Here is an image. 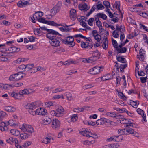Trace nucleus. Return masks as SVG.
I'll return each instance as SVG.
<instances>
[{
    "label": "nucleus",
    "mask_w": 148,
    "mask_h": 148,
    "mask_svg": "<svg viewBox=\"0 0 148 148\" xmlns=\"http://www.w3.org/2000/svg\"><path fill=\"white\" fill-rule=\"evenodd\" d=\"M33 66L34 65L33 64H29L26 65L25 71L28 72Z\"/></svg>",
    "instance_id": "obj_37"
},
{
    "label": "nucleus",
    "mask_w": 148,
    "mask_h": 148,
    "mask_svg": "<svg viewBox=\"0 0 148 148\" xmlns=\"http://www.w3.org/2000/svg\"><path fill=\"white\" fill-rule=\"evenodd\" d=\"M47 31L48 32V33L47 34H52L54 35H60V34L57 32L51 29H47Z\"/></svg>",
    "instance_id": "obj_25"
},
{
    "label": "nucleus",
    "mask_w": 148,
    "mask_h": 148,
    "mask_svg": "<svg viewBox=\"0 0 148 148\" xmlns=\"http://www.w3.org/2000/svg\"><path fill=\"white\" fill-rule=\"evenodd\" d=\"M126 132L132 134L133 136H135L136 137H137L138 136V133L137 132L135 131L132 128H129L126 129Z\"/></svg>",
    "instance_id": "obj_15"
},
{
    "label": "nucleus",
    "mask_w": 148,
    "mask_h": 148,
    "mask_svg": "<svg viewBox=\"0 0 148 148\" xmlns=\"http://www.w3.org/2000/svg\"><path fill=\"white\" fill-rule=\"evenodd\" d=\"M137 112L140 115H142L143 113H145V112L143 110L140 108H138L137 109Z\"/></svg>",
    "instance_id": "obj_63"
},
{
    "label": "nucleus",
    "mask_w": 148,
    "mask_h": 148,
    "mask_svg": "<svg viewBox=\"0 0 148 148\" xmlns=\"http://www.w3.org/2000/svg\"><path fill=\"white\" fill-rule=\"evenodd\" d=\"M10 138L11 140V143H12V144L13 143H15V144H17V143L18 142V141L16 138L12 137H10Z\"/></svg>",
    "instance_id": "obj_55"
},
{
    "label": "nucleus",
    "mask_w": 148,
    "mask_h": 148,
    "mask_svg": "<svg viewBox=\"0 0 148 148\" xmlns=\"http://www.w3.org/2000/svg\"><path fill=\"white\" fill-rule=\"evenodd\" d=\"M103 4L106 7V9H109V8H110L111 9H112V8L110 7V4L108 1H104L103 2Z\"/></svg>",
    "instance_id": "obj_35"
},
{
    "label": "nucleus",
    "mask_w": 148,
    "mask_h": 148,
    "mask_svg": "<svg viewBox=\"0 0 148 148\" xmlns=\"http://www.w3.org/2000/svg\"><path fill=\"white\" fill-rule=\"evenodd\" d=\"M62 6V3L61 1H58L57 4L55 5L52 9H60Z\"/></svg>",
    "instance_id": "obj_29"
},
{
    "label": "nucleus",
    "mask_w": 148,
    "mask_h": 148,
    "mask_svg": "<svg viewBox=\"0 0 148 148\" xmlns=\"http://www.w3.org/2000/svg\"><path fill=\"white\" fill-rule=\"evenodd\" d=\"M59 12L58 10H48V12L49 14L48 15L51 16L55 15L56 14Z\"/></svg>",
    "instance_id": "obj_20"
},
{
    "label": "nucleus",
    "mask_w": 148,
    "mask_h": 148,
    "mask_svg": "<svg viewBox=\"0 0 148 148\" xmlns=\"http://www.w3.org/2000/svg\"><path fill=\"white\" fill-rule=\"evenodd\" d=\"M49 42L53 46L58 47L60 45V41L54 38L49 40Z\"/></svg>",
    "instance_id": "obj_10"
},
{
    "label": "nucleus",
    "mask_w": 148,
    "mask_h": 148,
    "mask_svg": "<svg viewBox=\"0 0 148 148\" xmlns=\"http://www.w3.org/2000/svg\"><path fill=\"white\" fill-rule=\"evenodd\" d=\"M140 28L143 29L144 30L146 31L147 32H148V29L144 25H143L142 24H140Z\"/></svg>",
    "instance_id": "obj_58"
},
{
    "label": "nucleus",
    "mask_w": 148,
    "mask_h": 148,
    "mask_svg": "<svg viewBox=\"0 0 148 148\" xmlns=\"http://www.w3.org/2000/svg\"><path fill=\"white\" fill-rule=\"evenodd\" d=\"M105 8L104 6L101 4V2H98V4L94 5L91 9H103Z\"/></svg>",
    "instance_id": "obj_13"
},
{
    "label": "nucleus",
    "mask_w": 148,
    "mask_h": 148,
    "mask_svg": "<svg viewBox=\"0 0 148 148\" xmlns=\"http://www.w3.org/2000/svg\"><path fill=\"white\" fill-rule=\"evenodd\" d=\"M43 123L45 125L50 124L51 122V120L50 118L47 117L45 118L43 121Z\"/></svg>",
    "instance_id": "obj_26"
},
{
    "label": "nucleus",
    "mask_w": 148,
    "mask_h": 148,
    "mask_svg": "<svg viewBox=\"0 0 148 148\" xmlns=\"http://www.w3.org/2000/svg\"><path fill=\"white\" fill-rule=\"evenodd\" d=\"M76 10H70V17L71 19L74 21L76 17Z\"/></svg>",
    "instance_id": "obj_12"
},
{
    "label": "nucleus",
    "mask_w": 148,
    "mask_h": 148,
    "mask_svg": "<svg viewBox=\"0 0 148 148\" xmlns=\"http://www.w3.org/2000/svg\"><path fill=\"white\" fill-rule=\"evenodd\" d=\"M38 21L40 22L46 24L48 25L54 26H62L61 24H57L53 21L46 20L44 18H37Z\"/></svg>",
    "instance_id": "obj_3"
},
{
    "label": "nucleus",
    "mask_w": 148,
    "mask_h": 148,
    "mask_svg": "<svg viewBox=\"0 0 148 148\" xmlns=\"http://www.w3.org/2000/svg\"><path fill=\"white\" fill-rule=\"evenodd\" d=\"M66 97L68 100L69 101H70L73 99L72 94L70 92H68L66 94Z\"/></svg>",
    "instance_id": "obj_47"
},
{
    "label": "nucleus",
    "mask_w": 148,
    "mask_h": 148,
    "mask_svg": "<svg viewBox=\"0 0 148 148\" xmlns=\"http://www.w3.org/2000/svg\"><path fill=\"white\" fill-rule=\"evenodd\" d=\"M50 114L52 116H55L57 117H60V114L58 113L55 110H52L50 112Z\"/></svg>",
    "instance_id": "obj_38"
},
{
    "label": "nucleus",
    "mask_w": 148,
    "mask_h": 148,
    "mask_svg": "<svg viewBox=\"0 0 148 148\" xmlns=\"http://www.w3.org/2000/svg\"><path fill=\"white\" fill-rule=\"evenodd\" d=\"M26 75V74L23 73V72H19L16 73L11 75L9 77V79L10 81H18L22 79Z\"/></svg>",
    "instance_id": "obj_1"
},
{
    "label": "nucleus",
    "mask_w": 148,
    "mask_h": 148,
    "mask_svg": "<svg viewBox=\"0 0 148 148\" xmlns=\"http://www.w3.org/2000/svg\"><path fill=\"white\" fill-rule=\"evenodd\" d=\"M130 105L133 107H135V108H137L139 104V101H132L130 102Z\"/></svg>",
    "instance_id": "obj_30"
},
{
    "label": "nucleus",
    "mask_w": 148,
    "mask_h": 148,
    "mask_svg": "<svg viewBox=\"0 0 148 148\" xmlns=\"http://www.w3.org/2000/svg\"><path fill=\"white\" fill-rule=\"evenodd\" d=\"M4 110L9 112H14L16 110V108L11 106H5L3 107Z\"/></svg>",
    "instance_id": "obj_14"
},
{
    "label": "nucleus",
    "mask_w": 148,
    "mask_h": 148,
    "mask_svg": "<svg viewBox=\"0 0 148 148\" xmlns=\"http://www.w3.org/2000/svg\"><path fill=\"white\" fill-rule=\"evenodd\" d=\"M127 64H121L119 66L121 71L122 72H124V69L127 66Z\"/></svg>",
    "instance_id": "obj_39"
},
{
    "label": "nucleus",
    "mask_w": 148,
    "mask_h": 148,
    "mask_svg": "<svg viewBox=\"0 0 148 148\" xmlns=\"http://www.w3.org/2000/svg\"><path fill=\"white\" fill-rule=\"evenodd\" d=\"M108 121H109V120L106 118H103L100 119H98L96 121V123L98 125H101L104 124L105 122L109 123Z\"/></svg>",
    "instance_id": "obj_11"
},
{
    "label": "nucleus",
    "mask_w": 148,
    "mask_h": 148,
    "mask_svg": "<svg viewBox=\"0 0 148 148\" xmlns=\"http://www.w3.org/2000/svg\"><path fill=\"white\" fill-rule=\"evenodd\" d=\"M94 20V19L92 18H91L89 19L88 21V23L90 25L92 26L93 25V23H92L93 22Z\"/></svg>",
    "instance_id": "obj_64"
},
{
    "label": "nucleus",
    "mask_w": 148,
    "mask_h": 148,
    "mask_svg": "<svg viewBox=\"0 0 148 148\" xmlns=\"http://www.w3.org/2000/svg\"><path fill=\"white\" fill-rule=\"evenodd\" d=\"M89 43L88 42H81V46L82 48H86L88 49H90L92 48L93 46V45L92 44L90 45H89Z\"/></svg>",
    "instance_id": "obj_9"
},
{
    "label": "nucleus",
    "mask_w": 148,
    "mask_h": 148,
    "mask_svg": "<svg viewBox=\"0 0 148 148\" xmlns=\"http://www.w3.org/2000/svg\"><path fill=\"white\" fill-rule=\"evenodd\" d=\"M79 133L81 135L88 137L89 131L85 130L81 132H80Z\"/></svg>",
    "instance_id": "obj_45"
},
{
    "label": "nucleus",
    "mask_w": 148,
    "mask_h": 148,
    "mask_svg": "<svg viewBox=\"0 0 148 148\" xmlns=\"http://www.w3.org/2000/svg\"><path fill=\"white\" fill-rule=\"evenodd\" d=\"M94 86L92 84H87L83 86V88L84 89H86L93 87Z\"/></svg>",
    "instance_id": "obj_53"
},
{
    "label": "nucleus",
    "mask_w": 148,
    "mask_h": 148,
    "mask_svg": "<svg viewBox=\"0 0 148 148\" xmlns=\"http://www.w3.org/2000/svg\"><path fill=\"white\" fill-rule=\"evenodd\" d=\"M116 59L118 62L122 63H125L127 62L126 59L121 56H116Z\"/></svg>",
    "instance_id": "obj_23"
},
{
    "label": "nucleus",
    "mask_w": 148,
    "mask_h": 148,
    "mask_svg": "<svg viewBox=\"0 0 148 148\" xmlns=\"http://www.w3.org/2000/svg\"><path fill=\"white\" fill-rule=\"evenodd\" d=\"M64 91V90L63 89L60 88H58L55 90H52V92L53 93H56L58 92H61Z\"/></svg>",
    "instance_id": "obj_40"
},
{
    "label": "nucleus",
    "mask_w": 148,
    "mask_h": 148,
    "mask_svg": "<svg viewBox=\"0 0 148 148\" xmlns=\"http://www.w3.org/2000/svg\"><path fill=\"white\" fill-rule=\"evenodd\" d=\"M108 39L107 37L105 38L104 41L102 45L103 48L104 49H106L108 47Z\"/></svg>",
    "instance_id": "obj_22"
},
{
    "label": "nucleus",
    "mask_w": 148,
    "mask_h": 148,
    "mask_svg": "<svg viewBox=\"0 0 148 148\" xmlns=\"http://www.w3.org/2000/svg\"><path fill=\"white\" fill-rule=\"evenodd\" d=\"M112 43L114 47L116 49V47H118V44L116 40L112 38Z\"/></svg>",
    "instance_id": "obj_51"
},
{
    "label": "nucleus",
    "mask_w": 148,
    "mask_h": 148,
    "mask_svg": "<svg viewBox=\"0 0 148 148\" xmlns=\"http://www.w3.org/2000/svg\"><path fill=\"white\" fill-rule=\"evenodd\" d=\"M77 115L76 114H74L71 116V121L73 122H75L77 120Z\"/></svg>",
    "instance_id": "obj_49"
},
{
    "label": "nucleus",
    "mask_w": 148,
    "mask_h": 148,
    "mask_svg": "<svg viewBox=\"0 0 148 148\" xmlns=\"http://www.w3.org/2000/svg\"><path fill=\"white\" fill-rule=\"evenodd\" d=\"M5 112L3 111H0V119H2L6 115Z\"/></svg>",
    "instance_id": "obj_62"
},
{
    "label": "nucleus",
    "mask_w": 148,
    "mask_h": 148,
    "mask_svg": "<svg viewBox=\"0 0 148 148\" xmlns=\"http://www.w3.org/2000/svg\"><path fill=\"white\" fill-rule=\"evenodd\" d=\"M2 89H8L10 87V86L8 84H2Z\"/></svg>",
    "instance_id": "obj_60"
},
{
    "label": "nucleus",
    "mask_w": 148,
    "mask_h": 148,
    "mask_svg": "<svg viewBox=\"0 0 148 148\" xmlns=\"http://www.w3.org/2000/svg\"><path fill=\"white\" fill-rule=\"evenodd\" d=\"M30 135L26 133H24L20 134V138L22 139H25L27 138Z\"/></svg>",
    "instance_id": "obj_27"
},
{
    "label": "nucleus",
    "mask_w": 148,
    "mask_h": 148,
    "mask_svg": "<svg viewBox=\"0 0 148 148\" xmlns=\"http://www.w3.org/2000/svg\"><path fill=\"white\" fill-rule=\"evenodd\" d=\"M43 14V13L41 11H38L36 12L34 14L33 16V17L34 18V16H35L36 18H37V16H38L40 17H42Z\"/></svg>",
    "instance_id": "obj_36"
},
{
    "label": "nucleus",
    "mask_w": 148,
    "mask_h": 148,
    "mask_svg": "<svg viewBox=\"0 0 148 148\" xmlns=\"http://www.w3.org/2000/svg\"><path fill=\"white\" fill-rule=\"evenodd\" d=\"M106 115L110 117L115 118L116 114L114 112H107L106 113Z\"/></svg>",
    "instance_id": "obj_50"
},
{
    "label": "nucleus",
    "mask_w": 148,
    "mask_h": 148,
    "mask_svg": "<svg viewBox=\"0 0 148 148\" xmlns=\"http://www.w3.org/2000/svg\"><path fill=\"white\" fill-rule=\"evenodd\" d=\"M113 8H114L115 7L116 9H120V3L119 1H116L114 5H113Z\"/></svg>",
    "instance_id": "obj_33"
},
{
    "label": "nucleus",
    "mask_w": 148,
    "mask_h": 148,
    "mask_svg": "<svg viewBox=\"0 0 148 148\" xmlns=\"http://www.w3.org/2000/svg\"><path fill=\"white\" fill-rule=\"evenodd\" d=\"M47 112V110L43 108H41V111L39 113V115H45L46 114Z\"/></svg>",
    "instance_id": "obj_44"
},
{
    "label": "nucleus",
    "mask_w": 148,
    "mask_h": 148,
    "mask_svg": "<svg viewBox=\"0 0 148 148\" xmlns=\"http://www.w3.org/2000/svg\"><path fill=\"white\" fill-rule=\"evenodd\" d=\"M10 133L16 136H17L20 134V132L18 131L15 129L11 130Z\"/></svg>",
    "instance_id": "obj_31"
},
{
    "label": "nucleus",
    "mask_w": 148,
    "mask_h": 148,
    "mask_svg": "<svg viewBox=\"0 0 148 148\" xmlns=\"http://www.w3.org/2000/svg\"><path fill=\"white\" fill-rule=\"evenodd\" d=\"M126 132V129H119L118 131V133L121 135H123L125 134V132Z\"/></svg>",
    "instance_id": "obj_54"
},
{
    "label": "nucleus",
    "mask_w": 148,
    "mask_h": 148,
    "mask_svg": "<svg viewBox=\"0 0 148 148\" xmlns=\"http://www.w3.org/2000/svg\"><path fill=\"white\" fill-rule=\"evenodd\" d=\"M96 16L98 18H102L104 20H106L107 19V16L106 15L100 13H97Z\"/></svg>",
    "instance_id": "obj_24"
},
{
    "label": "nucleus",
    "mask_w": 148,
    "mask_h": 148,
    "mask_svg": "<svg viewBox=\"0 0 148 148\" xmlns=\"http://www.w3.org/2000/svg\"><path fill=\"white\" fill-rule=\"evenodd\" d=\"M120 136H112V137H110L108 138H107V139L106 140L107 141H116L117 140H116V138H117L118 137H119Z\"/></svg>",
    "instance_id": "obj_34"
},
{
    "label": "nucleus",
    "mask_w": 148,
    "mask_h": 148,
    "mask_svg": "<svg viewBox=\"0 0 148 148\" xmlns=\"http://www.w3.org/2000/svg\"><path fill=\"white\" fill-rule=\"evenodd\" d=\"M30 92H29L28 90L27 89H25L23 90H21L19 92V94L21 95H22L24 94H29Z\"/></svg>",
    "instance_id": "obj_32"
},
{
    "label": "nucleus",
    "mask_w": 148,
    "mask_h": 148,
    "mask_svg": "<svg viewBox=\"0 0 148 148\" xmlns=\"http://www.w3.org/2000/svg\"><path fill=\"white\" fill-rule=\"evenodd\" d=\"M57 35H54L53 34H47V37L50 39V40H52Z\"/></svg>",
    "instance_id": "obj_48"
},
{
    "label": "nucleus",
    "mask_w": 148,
    "mask_h": 148,
    "mask_svg": "<svg viewBox=\"0 0 148 148\" xmlns=\"http://www.w3.org/2000/svg\"><path fill=\"white\" fill-rule=\"evenodd\" d=\"M30 128H26V131L29 133L32 134L34 132V129L31 126H30Z\"/></svg>",
    "instance_id": "obj_56"
},
{
    "label": "nucleus",
    "mask_w": 148,
    "mask_h": 148,
    "mask_svg": "<svg viewBox=\"0 0 148 148\" xmlns=\"http://www.w3.org/2000/svg\"><path fill=\"white\" fill-rule=\"evenodd\" d=\"M51 139V138L50 137H45L42 140V142L45 144H47L48 143H50V140Z\"/></svg>",
    "instance_id": "obj_42"
},
{
    "label": "nucleus",
    "mask_w": 148,
    "mask_h": 148,
    "mask_svg": "<svg viewBox=\"0 0 148 148\" xmlns=\"http://www.w3.org/2000/svg\"><path fill=\"white\" fill-rule=\"evenodd\" d=\"M79 9H88L87 5L86 4L79 5Z\"/></svg>",
    "instance_id": "obj_43"
},
{
    "label": "nucleus",
    "mask_w": 148,
    "mask_h": 148,
    "mask_svg": "<svg viewBox=\"0 0 148 148\" xmlns=\"http://www.w3.org/2000/svg\"><path fill=\"white\" fill-rule=\"evenodd\" d=\"M132 11L134 12H138L140 16L145 18H147L148 16V14L145 12L139 11L137 10H132Z\"/></svg>",
    "instance_id": "obj_19"
},
{
    "label": "nucleus",
    "mask_w": 148,
    "mask_h": 148,
    "mask_svg": "<svg viewBox=\"0 0 148 148\" xmlns=\"http://www.w3.org/2000/svg\"><path fill=\"white\" fill-rule=\"evenodd\" d=\"M45 107L47 108H49L51 106L53 105V103L52 101H49L45 103Z\"/></svg>",
    "instance_id": "obj_46"
},
{
    "label": "nucleus",
    "mask_w": 148,
    "mask_h": 148,
    "mask_svg": "<svg viewBox=\"0 0 148 148\" xmlns=\"http://www.w3.org/2000/svg\"><path fill=\"white\" fill-rule=\"evenodd\" d=\"M111 77L112 76L110 74H108L101 77V80L104 81L110 79Z\"/></svg>",
    "instance_id": "obj_21"
},
{
    "label": "nucleus",
    "mask_w": 148,
    "mask_h": 148,
    "mask_svg": "<svg viewBox=\"0 0 148 148\" xmlns=\"http://www.w3.org/2000/svg\"><path fill=\"white\" fill-rule=\"evenodd\" d=\"M106 12L108 14L109 17L112 18L114 17L118 18L119 16L118 14L116 13L112 14L110 11V10H106Z\"/></svg>",
    "instance_id": "obj_18"
},
{
    "label": "nucleus",
    "mask_w": 148,
    "mask_h": 148,
    "mask_svg": "<svg viewBox=\"0 0 148 148\" xmlns=\"http://www.w3.org/2000/svg\"><path fill=\"white\" fill-rule=\"evenodd\" d=\"M123 123L125 124L124 126L127 127L129 126L133 127V124L132 123H128L127 122H123Z\"/></svg>",
    "instance_id": "obj_57"
},
{
    "label": "nucleus",
    "mask_w": 148,
    "mask_h": 148,
    "mask_svg": "<svg viewBox=\"0 0 148 148\" xmlns=\"http://www.w3.org/2000/svg\"><path fill=\"white\" fill-rule=\"evenodd\" d=\"M56 111L58 113L60 114V117L61 116V114L64 112V110L63 108L61 106H59L57 109Z\"/></svg>",
    "instance_id": "obj_28"
},
{
    "label": "nucleus",
    "mask_w": 148,
    "mask_h": 148,
    "mask_svg": "<svg viewBox=\"0 0 148 148\" xmlns=\"http://www.w3.org/2000/svg\"><path fill=\"white\" fill-rule=\"evenodd\" d=\"M60 122L59 120L56 119H55L52 122L51 127L54 129H58L60 127Z\"/></svg>",
    "instance_id": "obj_6"
},
{
    "label": "nucleus",
    "mask_w": 148,
    "mask_h": 148,
    "mask_svg": "<svg viewBox=\"0 0 148 148\" xmlns=\"http://www.w3.org/2000/svg\"><path fill=\"white\" fill-rule=\"evenodd\" d=\"M95 39L97 40L98 42H99L101 39V36L99 34H97L94 37Z\"/></svg>",
    "instance_id": "obj_52"
},
{
    "label": "nucleus",
    "mask_w": 148,
    "mask_h": 148,
    "mask_svg": "<svg viewBox=\"0 0 148 148\" xmlns=\"http://www.w3.org/2000/svg\"><path fill=\"white\" fill-rule=\"evenodd\" d=\"M101 68L102 69H103L102 66L99 67L98 66H96L92 68L91 69L88 73L91 74H97L101 72Z\"/></svg>",
    "instance_id": "obj_5"
},
{
    "label": "nucleus",
    "mask_w": 148,
    "mask_h": 148,
    "mask_svg": "<svg viewBox=\"0 0 148 148\" xmlns=\"http://www.w3.org/2000/svg\"><path fill=\"white\" fill-rule=\"evenodd\" d=\"M116 50L117 52L118 53H125L127 50V48L125 47H122L121 48L116 47Z\"/></svg>",
    "instance_id": "obj_16"
},
{
    "label": "nucleus",
    "mask_w": 148,
    "mask_h": 148,
    "mask_svg": "<svg viewBox=\"0 0 148 148\" xmlns=\"http://www.w3.org/2000/svg\"><path fill=\"white\" fill-rule=\"evenodd\" d=\"M118 94L119 97H121L122 99H123L124 101H126L127 100V97H126L122 92H119L118 93Z\"/></svg>",
    "instance_id": "obj_41"
},
{
    "label": "nucleus",
    "mask_w": 148,
    "mask_h": 148,
    "mask_svg": "<svg viewBox=\"0 0 148 148\" xmlns=\"http://www.w3.org/2000/svg\"><path fill=\"white\" fill-rule=\"evenodd\" d=\"M61 41L63 43L66 44L68 43H72L74 41V38L72 36H69L66 37V39H61Z\"/></svg>",
    "instance_id": "obj_8"
},
{
    "label": "nucleus",
    "mask_w": 148,
    "mask_h": 148,
    "mask_svg": "<svg viewBox=\"0 0 148 148\" xmlns=\"http://www.w3.org/2000/svg\"><path fill=\"white\" fill-rule=\"evenodd\" d=\"M119 31L121 33H124L125 31V27H123L121 28L119 26L118 24L116 25V30L113 31L112 33V35L114 37L116 38H118L119 37L118 34Z\"/></svg>",
    "instance_id": "obj_4"
},
{
    "label": "nucleus",
    "mask_w": 148,
    "mask_h": 148,
    "mask_svg": "<svg viewBox=\"0 0 148 148\" xmlns=\"http://www.w3.org/2000/svg\"><path fill=\"white\" fill-rule=\"evenodd\" d=\"M26 5V4H25L23 3V0H22V1H20L17 3V5L19 7H23L24 5Z\"/></svg>",
    "instance_id": "obj_61"
},
{
    "label": "nucleus",
    "mask_w": 148,
    "mask_h": 148,
    "mask_svg": "<svg viewBox=\"0 0 148 148\" xmlns=\"http://www.w3.org/2000/svg\"><path fill=\"white\" fill-rule=\"evenodd\" d=\"M37 69H36V67H34V66L32 67L31 69L28 72L29 73H34L37 72Z\"/></svg>",
    "instance_id": "obj_59"
},
{
    "label": "nucleus",
    "mask_w": 148,
    "mask_h": 148,
    "mask_svg": "<svg viewBox=\"0 0 148 148\" xmlns=\"http://www.w3.org/2000/svg\"><path fill=\"white\" fill-rule=\"evenodd\" d=\"M0 129L2 131H8V128L6 124L4 122H2L0 125Z\"/></svg>",
    "instance_id": "obj_17"
},
{
    "label": "nucleus",
    "mask_w": 148,
    "mask_h": 148,
    "mask_svg": "<svg viewBox=\"0 0 148 148\" xmlns=\"http://www.w3.org/2000/svg\"><path fill=\"white\" fill-rule=\"evenodd\" d=\"M139 56L138 54L137 55V58L139 59L142 61H143L145 57V51L143 49H141L139 51Z\"/></svg>",
    "instance_id": "obj_7"
},
{
    "label": "nucleus",
    "mask_w": 148,
    "mask_h": 148,
    "mask_svg": "<svg viewBox=\"0 0 148 148\" xmlns=\"http://www.w3.org/2000/svg\"><path fill=\"white\" fill-rule=\"evenodd\" d=\"M38 106V102L36 101L31 103H28L26 105L25 107L27 109H29L28 112L32 115H36L35 109Z\"/></svg>",
    "instance_id": "obj_2"
}]
</instances>
